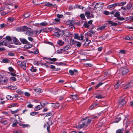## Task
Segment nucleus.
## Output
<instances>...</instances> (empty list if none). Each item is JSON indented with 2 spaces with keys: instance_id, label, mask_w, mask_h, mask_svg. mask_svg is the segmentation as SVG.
Masks as SVG:
<instances>
[{
  "instance_id": "f257e3e1",
  "label": "nucleus",
  "mask_w": 133,
  "mask_h": 133,
  "mask_svg": "<svg viewBox=\"0 0 133 133\" xmlns=\"http://www.w3.org/2000/svg\"><path fill=\"white\" fill-rule=\"evenodd\" d=\"M91 121V120L89 119L88 117L83 118L81 120L80 124L77 125L76 127L78 129L86 128L90 123Z\"/></svg>"
},
{
  "instance_id": "f03ea898",
  "label": "nucleus",
  "mask_w": 133,
  "mask_h": 133,
  "mask_svg": "<svg viewBox=\"0 0 133 133\" xmlns=\"http://www.w3.org/2000/svg\"><path fill=\"white\" fill-rule=\"evenodd\" d=\"M27 61L25 60L24 61H19L17 62V64L21 67L23 70H25L26 69V64Z\"/></svg>"
},
{
  "instance_id": "7ed1b4c3",
  "label": "nucleus",
  "mask_w": 133,
  "mask_h": 133,
  "mask_svg": "<svg viewBox=\"0 0 133 133\" xmlns=\"http://www.w3.org/2000/svg\"><path fill=\"white\" fill-rule=\"evenodd\" d=\"M114 16L117 17L118 20L122 21L124 20L126 18H124L121 17L120 15V13L118 11L115 12Z\"/></svg>"
},
{
  "instance_id": "20e7f679",
  "label": "nucleus",
  "mask_w": 133,
  "mask_h": 133,
  "mask_svg": "<svg viewBox=\"0 0 133 133\" xmlns=\"http://www.w3.org/2000/svg\"><path fill=\"white\" fill-rule=\"evenodd\" d=\"M102 92L100 91L97 92L94 95H96L95 96V98L98 99H102L104 97L102 95Z\"/></svg>"
},
{
  "instance_id": "39448f33",
  "label": "nucleus",
  "mask_w": 133,
  "mask_h": 133,
  "mask_svg": "<svg viewBox=\"0 0 133 133\" xmlns=\"http://www.w3.org/2000/svg\"><path fill=\"white\" fill-rule=\"evenodd\" d=\"M55 36L59 38L60 36L62 37L63 35V31L61 30H59L54 33Z\"/></svg>"
},
{
  "instance_id": "423d86ee",
  "label": "nucleus",
  "mask_w": 133,
  "mask_h": 133,
  "mask_svg": "<svg viewBox=\"0 0 133 133\" xmlns=\"http://www.w3.org/2000/svg\"><path fill=\"white\" fill-rule=\"evenodd\" d=\"M8 81V79L7 78H3V77L0 78V84L6 85Z\"/></svg>"
},
{
  "instance_id": "0eeeda50",
  "label": "nucleus",
  "mask_w": 133,
  "mask_h": 133,
  "mask_svg": "<svg viewBox=\"0 0 133 133\" xmlns=\"http://www.w3.org/2000/svg\"><path fill=\"white\" fill-rule=\"evenodd\" d=\"M99 4V3H97L96 4L93 9V10H94L95 11H99L102 8V7L100 6L101 5Z\"/></svg>"
},
{
  "instance_id": "6e6552de",
  "label": "nucleus",
  "mask_w": 133,
  "mask_h": 133,
  "mask_svg": "<svg viewBox=\"0 0 133 133\" xmlns=\"http://www.w3.org/2000/svg\"><path fill=\"white\" fill-rule=\"evenodd\" d=\"M126 101L124 99H120L118 102V107L120 108L122 107L123 105L125 104Z\"/></svg>"
},
{
  "instance_id": "1a4fd4ad",
  "label": "nucleus",
  "mask_w": 133,
  "mask_h": 133,
  "mask_svg": "<svg viewBox=\"0 0 133 133\" xmlns=\"http://www.w3.org/2000/svg\"><path fill=\"white\" fill-rule=\"evenodd\" d=\"M62 31H63V35H64V36L66 37H71V35L68 30H66Z\"/></svg>"
},
{
  "instance_id": "9d476101",
  "label": "nucleus",
  "mask_w": 133,
  "mask_h": 133,
  "mask_svg": "<svg viewBox=\"0 0 133 133\" xmlns=\"http://www.w3.org/2000/svg\"><path fill=\"white\" fill-rule=\"evenodd\" d=\"M120 71L123 75L127 73L129 71L128 69L125 67H122L120 69Z\"/></svg>"
},
{
  "instance_id": "9b49d317",
  "label": "nucleus",
  "mask_w": 133,
  "mask_h": 133,
  "mask_svg": "<svg viewBox=\"0 0 133 133\" xmlns=\"http://www.w3.org/2000/svg\"><path fill=\"white\" fill-rule=\"evenodd\" d=\"M98 103H93L90 107L89 108L90 110H92L97 107V106Z\"/></svg>"
},
{
  "instance_id": "f8f14e48",
  "label": "nucleus",
  "mask_w": 133,
  "mask_h": 133,
  "mask_svg": "<svg viewBox=\"0 0 133 133\" xmlns=\"http://www.w3.org/2000/svg\"><path fill=\"white\" fill-rule=\"evenodd\" d=\"M107 22H108L109 24H110L111 25V26H116L118 25V24L117 23L113 22L111 21H107Z\"/></svg>"
},
{
  "instance_id": "ddd939ff",
  "label": "nucleus",
  "mask_w": 133,
  "mask_h": 133,
  "mask_svg": "<svg viewBox=\"0 0 133 133\" xmlns=\"http://www.w3.org/2000/svg\"><path fill=\"white\" fill-rule=\"evenodd\" d=\"M24 33L28 36H31L33 34V33L29 31L28 29L26 31H25L24 32Z\"/></svg>"
},
{
  "instance_id": "4468645a",
  "label": "nucleus",
  "mask_w": 133,
  "mask_h": 133,
  "mask_svg": "<svg viewBox=\"0 0 133 133\" xmlns=\"http://www.w3.org/2000/svg\"><path fill=\"white\" fill-rule=\"evenodd\" d=\"M20 40L21 42L23 44H28L29 43L25 39L20 38Z\"/></svg>"
},
{
  "instance_id": "2eb2a0df",
  "label": "nucleus",
  "mask_w": 133,
  "mask_h": 133,
  "mask_svg": "<svg viewBox=\"0 0 133 133\" xmlns=\"http://www.w3.org/2000/svg\"><path fill=\"white\" fill-rule=\"evenodd\" d=\"M107 26V24L106 23L104 24V25H102L101 26L99 27L98 28V30H102L105 29V28Z\"/></svg>"
},
{
  "instance_id": "dca6fc26",
  "label": "nucleus",
  "mask_w": 133,
  "mask_h": 133,
  "mask_svg": "<svg viewBox=\"0 0 133 133\" xmlns=\"http://www.w3.org/2000/svg\"><path fill=\"white\" fill-rule=\"evenodd\" d=\"M70 96L72 99L74 100H76L78 99V96L77 95H71Z\"/></svg>"
},
{
  "instance_id": "f3484780",
  "label": "nucleus",
  "mask_w": 133,
  "mask_h": 133,
  "mask_svg": "<svg viewBox=\"0 0 133 133\" xmlns=\"http://www.w3.org/2000/svg\"><path fill=\"white\" fill-rule=\"evenodd\" d=\"M13 39L14 42L15 44L19 45V44L20 43L17 38L16 37H14L13 38Z\"/></svg>"
},
{
  "instance_id": "a211bd4d",
  "label": "nucleus",
  "mask_w": 133,
  "mask_h": 133,
  "mask_svg": "<svg viewBox=\"0 0 133 133\" xmlns=\"http://www.w3.org/2000/svg\"><path fill=\"white\" fill-rule=\"evenodd\" d=\"M121 84V82L120 81H118L114 85V87L115 89H118L120 85Z\"/></svg>"
},
{
  "instance_id": "6ab92c4d",
  "label": "nucleus",
  "mask_w": 133,
  "mask_h": 133,
  "mask_svg": "<svg viewBox=\"0 0 133 133\" xmlns=\"http://www.w3.org/2000/svg\"><path fill=\"white\" fill-rule=\"evenodd\" d=\"M118 3H115L113 4H111V5H109L108 6V8L109 9L110 8L114 7L115 6H118Z\"/></svg>"
},
{
  "instance_id": "aec40b11",
  "label": "nucleus",
  "mask_w": 133,
  "mask_h": 133,
  "mask_svg": "<svg viewBox=\"0 0 133 133\" xmlns=\"http://www.w3.org/2000/svg\"><path fill=\"white\" fill-rule=\"evenodd\" d=\"M43 107L42 105L41 104L40 105H38L35 108V111H37L42 108Z\"/></svg>"
},
{
  "instance_id": "412c9836",
  "label": "nucleus",
  "mask_w": 133,
  "mask_h": 133,
  "mask_svg": "<svg viewBox=\"0 0 133 133\" xmlns=\"http://www.w3.org/2000/svg\"><path fill=\"white\" fill-rule=\"evenodd\" d=\"M52 106L55 108H56L59 106V104L57 103H52Z\"/></svg>"
},
{
  "instance_id": "4be33fe9",
  "label": "nucleus",
  "mask_w": 133,
  "mask_h": 133,
  "mask_svg": "<svg viewBox=\"0 0 133 133\" xmlns=\"http://www.w3.org/2000/svg\"><path fill=\"white\" fill-rule=\"evenodd\" d=\"M10 60L6 58L4 59L1 61V63H9L10 62Z\"/></svg>"
},
{
  "instance_id": "5701e85b",
  "label": "nucleus",
  "mask_w": 133,
  "mask_h": 133,
  "mask_svg": "<svg viewBox=\"0 0 133 133\" xmlns=\"http://www.w3.org/2000/svg\"><path fill=\"white\" fill-rule=\"evenodd\" d=\"M54 22H53V23L54 24H58L60 23V19L59 18H55L54 19Z\"/></svg>"
},
{
  "instance_id": "b1692460",
  "label": "nucleus",
  "mask_w": 133,
  "mask_h": 133,
  "mask_svg": "<svg viewBox=\"0 0 133 133\" xmlns=\"http://www.w3.org/2000/svg\"><path fill=\"white\" fill-rule=\"evenodd\" d=\"M15 19V18L13 17H10L8 18V20L9 22H12Z\"/></svg>"
},
{
  "instance_id": "393cba45",
  "label": "nucleus",
  "mask_w": 133,
  "mask_h": 133,
  "mask_svg": "<svg viewBox=\"0 0 133 133\" xmlns=\"http://www.w3.org/2000/svg\"><path fill=\"white\" fill-rule=\"evenodd\" d=\"M28 29H30V28H28L27 26H23V27L22 28L21 30L23 31H26L28 30Z\"/></svg>"
},
{
  "instance_id": "a878e982",
  "label": "nucleus",
  "mask_w": 133,
  "mask_h": 133,
  "mask_svg": "<svg viewBox=\"0 0 133 133\" xmlns=\"http://www.w3.org/2000/svg\"><path fill=\"white\" fill-rule=\"evenodd\" d=\"M117 3H118V6H123V5L126 4V2L125 1L122 2H120Z\"/></svg>"
},
{
  "instance_id": "bb28decb",
  "label": "nucleus",
  "mask_w": 133,
  "mask_h": 133,
  "mask_svg": "<svg viewBox=\"0 0 133 133\" xmlns=\"http://www.w3.org/2000/svg\"><path fill=\"white\" fill-rule=\"evenodd\" d=\"M85 15L87 17L88 19H89L90 18V13L89 11H86L85 12Z\"/></svg>"
},
{
  "instance_id": "cd10ccee",
  "label": "nucleus",
  "mask_w": 133,
  "mask_h": 133,
  "mask_svg": "<svg viewBox=\"0 0 133 133\" xmlns=\"http://www.w3.org/2000/svg\"><path fill=\"white\" fill-rule=\"evenodd\" d=\"M130 84H131L130 83L128 84L125 85L124 88V89H128L131 88V86H130Z\"/></svg>"
},
{
  "instance_id": "c85d7f7f",
  "label": "nucleus",
  "mask_w": 133,
  "mask_h": 133,
  "mask_svg": "<svg viewBox=\"0 0 133 133\" xmlns=\"http://www.w3.org/2000/svg\"><path fill=\"white\" fill-rule=\"evenodd\" d=\"M19 125L20 126H21L23 128H25V127H30V125L28 124H20Z\"/></svg>"
},
{
  "instance_id": "c756f323",
  "label": "nucleus",
  "mask_w": 133,
  "mask_h": 133,
  "mask_svg": "<svg viewBox=\"0 0 133 133\" xmlns=\"http://www.w3.org/2000/svg\"><path fill=\"white\" fill-rule=\"evenodd\" d=\"M76 42V41H75L74 39H71L70 41V44L71 45H75Z\"/></svg>"
},
{
  "instance_id": "7c9ffc66",
  "label": "nucleus",
  "mask_w": 133,
  "mask_h": 133,
  "mask_svg": "<svg viewBox=\"0 0 133 133\" xmlns=\"http://www.w3.org/2000/svg\"><path fill=\"white\" fill-rule=\"evenodd\" d=\"M14 123H13L12 126L13 127H15L17 125V124L18 123V122L17 120L16 119H14Z\"/></svg>"
},
{
  "instance_id": "2f4dec72",
  "label": "nucleus",
  "mask_w": 133,
  "mask_h": 133,
  "mask_svg": "<svg viewBox=\"0 0 133 133\" xmlns=\"http://www.w3.org/2000/svg\"><path fill=\"white\" fill-rule=\"evenodd\" d=\"M121 117H119L118 118H116L115 121H114V122L117 123L119 122V121L121 120Z\"/></svg>"
},
{
  "instance_id": "473e14b6",
  "label": "nucleus",
  "mask_w": 133,
  "mask_h": 133,
  "mask_svg": "<svg viewBox=\"0 0 133 133\" xmlns=\"http://www.w3.org/2000/svg\"><path fill=\"white\" fill-rule=\"evenodd\" d=\"M44 4L45 6H51L53 5L52 4L47 2H45Z\"/></svg>"
},
{
  "instance_id": "72a5a7b5",
  "label": "nucleus",
  "mask_w": 133,
  "mask_h": 133,
  "mask_svg": "<svg viewBox=\"0 0 133 133\" xmlns=\"http://www.w3.org/2000/svg\"><path fill=\"white\" fill-rule=\"evenodd\" d=\"M32 45L31 44H27L24 46V48H30L32 46Z\"/></svg>"
},
{
  "instance_id": "f704fd0d",
  "label": "nucleus",
  "mask_w": 133,
  "mask_h": 133,
  "mask_svg": "<svg viewBox=\"0 0 133 133\" xmlns=\"http://www.w3.org/2000/svg\"><path fill=\"white\" fill-rule=\"evenodd\" d=\"M48 28H42L41 30L43 31V32H45L47 33L48 32Z\"/></svg>"
},
{
  "instance_id": "c9c22d12",
  "label": "nucleus",
  "mask_w": 133,
  "mask_h": 133,
  "mask_svg": "<svg viewBox=\"0 0 133 133\" xmlns=\"http://www.w3.org/2000/svg\"><path fill=\"white\" fill-rule=\"evenodd\" d=\"M7 26V25L4 24V23H3L2 24H0V29L4 28L5 27H6Z\"/></svg>"
},
{
  "instance_id": "e433bc0d",
  "label": "nucleus",
  "mask_w": 133,
  "mask_h": 133,
  "mask_svg": "<svg viewBox=\"0 0 133 133\" xmlns=\"http://www.w3.org/2000/svg\"><path fill=\"white\" fill-rule=\"evenodd\" d=\"M6 98L8 100H11L13 99V97L12 96L10 95H7L6 97Z\"/></svg>"
},
{
  "instance_id": "4c0bfd02",
  "label": "nucleus",
  "mask_w": 133,
  "mask_h": 133,
  "mask_svg": "<svg viewBox=\"0 0 133 133\" xmlns=\"http://www.w3.org/2000/svg\"><path fill=\"white\" fill-rule=\"evenodd\" d=\"M58 44L60 45H62L64 43V42L61 40H59L58 41Z\"/></svg>"
},
{
  "instance_id": "58836bf2",
  "label": "nucleus",
  "mask_w": 133,
  "mask_h": 133,
  "mask_svg": "<svg viewBox=\"0 0 133 133\" xmlns=\"http://www.w3.org/2000/svg\"><path fill=\"white\" fill-rule=\"evenodd\" d=\"M132 6V4H128L126 6V9L128 10H129L131 8Z\"/></svg>"
},
{
  "instance_id": "ea45409f",
  "label": "nucleus",
  "mask_w": 133,
  "mask_h": 133,
  "mask_svg": "<svg viewBox=\"0 0 133 133\" xmlns=\"http://www.w3.org/2000/svg\"><path fill=\"white\" fill-rule=\"evenodd\" d=\"M40 24L42 26H44L47 25L48 24L47 22H44L41 23Z\"/></svg>"
},
{
  "instance_id": "a19ab883",
  "label": "nucleus",
  "mask_w": 133,
  "mask_h": 133,
  "mask_svg": "<svg viewBox=\"0 0 133 133\" xmlns=\"http://www.w3.org/2000/svg\"><path fill=\"white\" fill-rule=\"evenodd\" d=\"M8 123V121L7 120H6L5 119H4L2 121V122H1V123L5 125L7 124Z\"/></svg>"
},
{
  "instance_id": "79ce46f5",
  "label": "nucleus",
  "mask_w": 133,
  "mask_h": 133,
  "mask_svg": "<svg viewBox=\"0 0 133 133\" xmlns=\"http://www.w3.org/2000/svg\"><path fill=\"white\" fill-rule=\"evenodd\" d=\"M41 89L40 88L34 89V91L36 92L40 93L41 92Z\"/></svg>"
},
{
  "instance_id": "37998d69",
  "label": "nucleus",
  "mask_w": 133,
  "mask_h": 133,
  "mask_svg": "<svg viewBox=\"0 0 133 133\" xmlns=\"http://www.w3.org/2000/svg\"><path fill=\"white\" fill-rule=\"evenodd\" d=\"M116 133H123V129H119L117 130Z\"/></svg>"
},
{
  "instance_id": "c03bdc74",
  "label": "nucleus",
  "mask_w": 133,
  "mask_h": 133,
  "mask_svg": "<svg viewBox=\"0 0 133 133\" xmlns=\"http://www.w3.org/2000/svg\"><path fill=\"white\" fill-rule=\"evenodd\" d=\"M81 43H80L79 42L76 41V44L75 45H76L77 47H79L81 46Z\"/></svg>"
},
{
  "instance_id": "a18cd8bd",
  "label": "nucleus",
  "mask_w": 133,
  "mask_h": 133,
  "mask_svg": "<svg viewBox=\"0 0 133 133\" xmlns=\"http://www.w3.org/2000/svg\"><path fill=\"white\" fill-rule=\"evenodd\" d=\"M8 42H10L11 40V38L9 36H6L5 38Z\"/></svg>"
},
{
  "instance_id": "49530a36",
  "label": "nucleus",
  "mask_w": 133,
  "mask_h": 133,
  "mask_svg": "<svg viewBox=\"0 0 133 133\" xmlns=\"http://www.w3.org/2000/svg\"><path fill=\"white\" fill-rule=\"evenodd\" d=\"M37 69L36 68H34L33 66H32L31 68L30 69V70L32 72H35L36 71Z\"/></svg>"
},
{
  "instance_id": "de8ad7c7",
  "label": "nucleus",
  "mask_w": 133,
  "mask_h": 133,
  "mask_svg": "<svg viewBox=\"0 0 133 133\" xmlns=\"http://www.w3.org/2000/svg\"><path fill=\"white\" fill-rule=\"evenodd\" d=\"M79 16L83 20H85V15L84 14H81Z\"/></svg>"
},
{
  "instance_id": "09e8293b",
  "label": "nucleus",
  "mask_w": 133,
  "mask_h": 133,
  "mask_svg": "<svg viewBox=\"0 0 133 133\" xmlns=\"http://www.w3.org/2000/svg\"><path fill=\"white\" fill-rule=\"evenodd\" d=\"M10 79L12 80V81H16L17 79L16 78L13 76L11 77L10 78Z\"/></svg>"
},
{
  "instance_id": "8fccbe9b",
  "label": "nucleus",
  "mask_w": 133,
  "mask_h": 133,
  "mask_svg": "<svg viewBox=\"0 0 133 133\" xmlns=\"http://www.w3.org/2000/svg\"><path fill=\"white\" fill-rule=\"evenodd\" d=\"M30 15V14H28L27 13L25 14L23 16V17L24 18H26L28 17Z\"/></svg>"
},
{
  "instance_id": "3c124183",
  "label": "nucleus",
  "mask_w": 133,
  "mask_h": 133,
  "mask_svg": "<svg viewBox=\"0 0 133 133\" xmlns=\"http://www.w3.org/2000/svg\"><path fill=\"white\" fill-rule=\"evenodd\" d=\"M103 84V83H99L97 84V85L95 87V88L96 89H97L101 85H102Z\"/></svg>"
},
{
  "instance_id": "603ef678",
  "label": "nucleus",
  "mask_w": 133,
  "mask_h": 133,
  "mask_svg": "<svg viewBox=\"0 0 133 133\" xmlns=\"http://www.w3.org/2000/svg\"><path fill=\"white\" fill-rule=\"evenodd\" d=\"M83 25L86 28H88L89 27V25L87 23H84Z\"/></svg>"
},
{
  "instance_id": "864d4df0",
  "label": "nucleus",
  "mask_w": 133,
  "mask_h": 133,
  "mask_svg": "<svg viewBox=\"0 0 133 133\" xmlns=\"http://www.w3.org/2000/svg\"><path fill=\"white\" fill-rule=\"evenodd\" d=\"M68 24L69 25H73L74 24V22L73 21H69L68 22Z\"/></svg>"
},
{
  "instance_id": "5fc2aeb1",
  "label": "nucleus",
  "mask_w": 133,
  "mask_h": 133,
  "mask_svg": "<svg viewBox=\"0 0 133 133\" xmlns=\"http://www.w3.org/2000/svg\"><path fill=\"white\" fill-rule=\"evenodd\" d=\"M49 60L51 61H56L57 60V59L55 58H49Z\"/></svg>"
},
{
  "instance_id": "6e6d98bb",
  "label": "nucleus",
  "mask_w": 133,
  "mask_h": 133,
  "mask_svg": "<svg viewBox=\"0 0 133 133\" xmlns=\"http://www.w3.org/2000/svg\"><path fill=\"white\" fill-rule=\"evenodd\" d=\"M74 36V39H78L79 36L77 34H75Z\"/></svg>"
},
{
  "instance_id": "4d7b16f0",
  "label": "nucleus",
  "mask_w": 133,
  "mask_h": 133,
  "mask_svg": "<svg viewBox=\"0 0 133 133\" xmlns=\"http://www.w3.org/2000/svg\"><path fill=\"white\" fill-rule=\"evenodd\" d=\"M3 42V43L4 44V45L6 46V45L8 43V42H9L6 39H5L4 40Z\"/></svg>"
},
{
  "instance_id": "13d9d810",
  "label": "nucleus",
  "mask_w": 133,
  "mask_h": 133,
  "mask_svg": "<svg viewBox=\"0 0 133 133\" xmlns=\"http://www.w3.org/2000/svg\"><path fill=\"white\" fill-rule=\"evenodd\" d=\"M16 92L19 94L21 95H22L23 94V92H22L20 90H18L16 91Z\"/></svg>"
},
{
  "instance_id": "bf43d9fd",
  "label": "nucleus",
  "mask_w": 133,
  "mask_h": 133,
  "mask_svg": "<svg viewBox=\"0 0 133 133\" xmlns=\"http://www.w3.org/2000/svg\"><path fill=\"white\" fill-rule=\"evenodd\" d=\"M52 114L51 112H48L46 114H44L45 115V116H51L52 115Z\"/></svg>"
},
{
  "instance_id": "052dcab7",
  "label": "nucleus",
  "mask_w": 133,
  "mask_h": 133,
  "mask_svg": "<svg viewBox=\"0 0 133 133\" xmlns=\"http://www.w3.org/2000/svg\"><path fill=\"white\" fill-rule=\"evenodd\" d=\"M83 39V36L82 34H81L80 36H79V38L78 39V40H82Z\"/></svg>"
},
{
  "instance_id": "680f3d73",
  "label": "nucleus",
  "mask_w": 133,
  "mask_h": 133,
  "mask_svg": "<svg viewBox=\"0 0 133 133\" xmlns=\"http://www.w3.org/2000/svg\"><path fill=\"white\" fill-rule=\"evenodd\" d=\"M132 39V37L131 36L130 37H125V39L129 40H131Z\"/></svg>"
},
{
  "instance_id": "e2e57ef3",
  "label": "nucleus",
  "mask_w": 133,
  "mask_h": 133,
  "mask_svg": "<svg viewBox=\"0 0 133 133\" xmlns=\"http://www.w3.org/2000/svg\"><path fill=\"white\" fill-rule=\"evenodd\" d=\"M69 73L71 75H72L74 74V71L72 70H69Z\"/></svg>"
},
{
  "instance_id": "0e129e2a",
  "label": "nucleus",
  "mask_w": 133,
  "mask_h": 133,
  "mask_svg": "<svg viewBox=\"0 0 133 133\" xmlns=\"http://www.w3.org/2000/svg\"><path fill=\"white\" fill-rule=\"evenodd\" d=\"M25 95L27 97H29L30 96V93L27 92H25L24 93Z\"/></svg>"
},
{
  "instance_id": "69168bd1",
  "label": "nucleus",
  "mask_w": 133,
  "mask_h": 133,
  "mask_svg": "<svg viewBox=\"0 0 133 133\" xmlns=\"http://www.w3.org/2000/svg\"><path fill=\"white\" fill-rule=\"evenodd\" d=\"M70 47V46L69 45H68L65 46L64 48V49L65 51L69 49Z\"/></svg>"
},
{
  "instance_id": "338daca9",
  "label": "nucleus",
  "mask_w": 133,
  "mask_h": 133,
  "mask_svg": "<svg viewBox=\"0 0 133 133\" xmlns=\"http://www.w3.org/2000/svg\"><path fill=\"white\" fill-rule=\"evenodd\" d=\"M57 16L58 18H62L63 17V15H62L57 14Z\"/></svg>"
},
{
  "instance_id": "774afa93",
  "label": "nucleus",
  "mask_w": 133,
  "mask_h": 133,
  "mask_svg": "<svg viewBox=\"0 0 133 133\" xmlns=\"http://www.w3.org/2000/svg\"><path fill=\"white\" fill-rule=\"evenodd\" d=\"M9 70L10 72H12L14 71V69L12 68L11 66L9 68Z\"/></svg>"
}]
</instances>
